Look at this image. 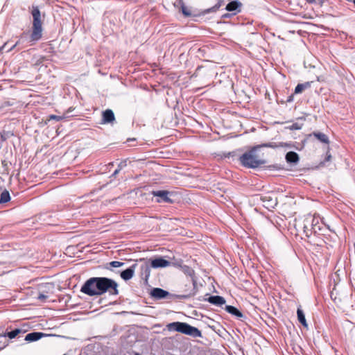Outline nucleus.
Instances as JSON below:
<instances>
[{"mask_svg":"<svg viewBox=\"0 0 355 355\" xmlns=\"http://www.w3.org/2000/svg\"><path fill=\"white\" fill-rule=\"evenodd\" d=\"M331 158V155L330 154H327L324 162L330 161Z\"/></svg>","mask_w":355,"mask_h":355,"instance_id":"31","label":"nucleus"},{"mask_svg":"<svg viewBox=\"0 0 355 355\" xmlns=\"http://www.w3.org/2000/svg\"><path fill=\"white\" fill-rule=\"evenodd\" d=\"M151 268H166L171 265V262L165 259L162 257H156L155 259H151L149 260Z\"/></svg>","mask_w":355,"mask_h":355,"instance_id":"8","label":"nucleus"},{"mask_svg":"<svg viewBox=\"0 0 355 355\" xmlns=\"http://www.w3.org/2000/svg\"><path fill=\"white\" fill-rule=\"evenodd\" d=\"M297 320L298 321L305 327H307L308 324L305 318V315L303 311L298 308L297 310Z\"/></svg>","mask_w":355,"mask_h":355,"instance_id":"22","label":"nucleus"},{"mask_svg":"<svg viewBox=\"0 0 355 355\" xmlns=\"http://www.w3.org/2000/svg\"><path fill=\"white\" fill-rule=\"evenodd\" d=\"M225 309L227 313L236 316L238 318H243V314L234 306L227 305L225 306Z\"/></svg>","mask_w":355,"mask_h":355,"instance_id":"17","label":"nucleus"},{"mask_svg":"<svg viewBox=\"0 0 355 355\" xmlns=\"http://www.w3.org/2000/svg\"><path fill=\"white\" fill-rule=\"evenodd\" d=\"M242 3L238 0L232 1L228 3L225 7V10L228 12H232L233 15H236L241 12Z\"/></svg>","mask_w":355,"mask_h":355,"instance_id":"11","label":"nucleus"},{"mask_svg":"<svg viewBox=\"0 0 355 355\" xmlns=\"http://www.w3.org/2000/svg\"><path fill=\"white\" fill-rule=\"evenodd\" d=\"M306 2H308L309 3H313L315 2V0H306Z\"/></svg>","mask_w":355,"mask_h":355,"instance_id":"37","label":"nucleus"},{"mask_svg":"<svg viewBox=\"0 0 355 355\" xmlns=\"http://www.w3.org/2000/svg\"><path fill=\"white\" fill-rule=\"evenodd\" d=\"M166 327L169 331L180 332L193 338H201L202 336L201 331L198 328L186 322H173L168 324Z\"/></svg>","mask_w":355,"mask_h":355,"instance_id":"3","label":"nucleus"},{"mask_svg":"<svg viewBox=\"0 0 355 355\" xmlns=\"http://www.w3.org/2000/svg\"><path fill=\"white\" fill-rule=\"evenodd\" d=\"M313 135L322 143L329 144V142L328 137L324 133L314 132H313Z\"/></svg>","mask_w":355,"mask_h":355,"instance_id":"21","label":"nucleus"},{"mask_svg":"<svg viewBox=\"0 0 355 355\" xmlns=\"http://www.w3.org/2000/svg\"><path fill=\"white\" fill-rule=\"evenodd\" d=\"M125 265V263L119 261H112L107 263L106 269L112 270L111 268H119Z\"/></svg>","mask_w":355,"mask_h":355,"instance_id":"25","label":"nucleus"},{"mask_svg":"<svg viewBox=\"0 0 355 355\" xmlns=\"http://www.w3.org/2000/svg\"><path fill=\"white\" fill-rule=\"evenodd\" d=\"M179 5L180 6L182 14L186 17H190L192 15L191 11L186 7L184 0H177Z\"/></svg>","mask_w":355,"mask_h":355,"instance_id":"24","label":"nucleus"},{"mask_svg":"<svg viewBox=\"0 0 355 355\" xmlns=\"http://www.w3.org/2000/svg\"><path fill=\"white\" fill-rule=\"evenodd\" d=\"M12 105V103H10L9 101H6L3 103V106H10Z\"/></svg>","mask_w":355,"mask_h":355,"instance_id":"33","label":"nucleus"},{"mask_svg":"<svg viewBox=\"0 0 355 355\" xmlns=\"http://www.w3.org/2000/svg\"><path fill=\"white\" fill-rule=\"evenodd\" d=\"M19 44V42H17L8 51H11L14 47L17 46Z\"/></svg>","mask_w":355,"mask_h":355,"instance_id":"36","label":"nucleus"},{"mask_svg":"<svg viewBox=\"0 0 355 355\" xmlns=\"http://www.w3.org/2000/svg\"><path fill=\"white\" fill-rule=\"evenodd\" d=\"M180 267H181L182 271L187 276L190 277L191 278V282L193 285V290H194L195 287H196V280L194 277V274H195L194 270H193L192 268H191L190 266H187V265H182ZM194 295H195V292L193 291H192L188 294L178 295H176V297L179 300H186V299H188V298L193 296Z\"/></svg>","mask_w":355,"mask_h":355,"instance_id":"5","label":"nucleus"},{"mask_svg":"<svg viewBox=\"0 0 355 355\" xmlns=\"http://www.w3.org/2000/svg\"><path fill=\"white\" fill-rule=\"evenodd\" d=\"M293 96L291 95V96H288V98L287 99V101L288 102H291V101H293Z\"/></svg>","mask_w":355,"mask_h":355,"instance_id":"34","label":"nucleus"},{"mask_svg":"<svg viewBox=\"0 0 355 355\" xmlns=\"http://www.w3.org/2000/svg\"><path fill=\"white\" fill-rule=\"evenodd\" d=\"M150 264L148 263H144L140 266V275L146 282L150 275Z\"/></svg>","mask_w":355,"mask_h":355,"instance_id":"14","label":"nucleus"},{"mask_svg":"<svg viewBox=\"0 0 355 355\" xmlns=\"http://www.w3.org/2000/svg\"><path fill=\"white\" fill-rule=\"evenodd\" d=\"M276 200H273L271 203L268 204V206L273 207V205H276Z\"/></svg>","mask_w":355,"mask_h":355,"instance_id":"35","label":"nucleus"},{"mask_svg":"<svg viewBox=\"0 0 355 355\" xmlns=\"http://www.w3.org/2000/svg\"><path fill=\"white\" fill-rule=\"evenodd\" d=\"M10 200V193L8 190L5 189L2 191L0 196V204L6 203Z\"/></svg>","mask_w":355,"mask_h":355,"instance_id":"23","label":"nucleus"},{"mask_svg":"<svg viewBox=\"0 0 355 355\" xmlns=\"http://www.w3.org/2000/svg\"><path fill=\"white\" fill-rule=\"evenodd\" d=\"M47 335L46 334H44L42 332L39 331H34L28 334L26 336L24 340L27 342H34L40 340V338L46 336Z\"/></svg>","mask_w":355,"mask_h":355,"instance_id":"12","label":"nucleus"},{"mask_svg":"<svg viewBox=\"0 0 355 355\" xmlns=\"http://www.w3.org/2000/svg\"><path fill=\"white\" fill-rule=\"evenodd\" d=\"M126 166V163L125 162H120V164L118 165V168H120V171L124 167Z\"/></svg>","mask_w":355,"mask_h":355,"instance_id":"30","label":"nucleus"},{"mask_svg":"<svg viewBox=\"0 0 355 355\" xmlns=\"http://www.w3.org/2000/svg\"><path fill=\"white\" fill-rule=\"evenodd\" d=\"M233 13H225V14H223L222 16H221V18L223 19H227V18H230L233 16Z\"/></svg>","mask_w":355,"mask_h":355,"instance_id":"29","label":"nucleus"},{"mask_svg":"<svg viewBox=\"0 0 355 355\" xmlns=\"http://www.w3.org/2000/svg\"><path fill=\"white\" fill-rule=\"evenodd\" d=\"M320 218L315 216H309L304 220V232L310 230L314 233H317L321 230L320 225Z\"/></svg>","mask_w":355,"mask_h":355,"instance_id":"6","label":"nucleus"},{"mask_svg":"<svg viewBox=\"0 0 355 355\" xmlns=\"http://www.w3.org/2000/svg\"><path fill=\"white\" fill-rule=\"evenodd\" d=\"M80 291L89 296L101 295L107 292L110 295L119 294L118 284L107 277H91L80 288Z\"/></svg>","mask_w":355,"mask_h":355,"instance_id":"1","label":"nucleus"},{"mask_svg":"<svg viewBox=\"0 0 355 355\" xmlns=\"http://www.w3.org/2000/svg\"><path fill=\"white\" fill-rule=\"evenodd\" d=\"M62 119H63V116H57V115H54V114H51V115L49 116V121L55 120L57 121H60Z\"/></svg>","mask_w":355,"mask_h":355,"instance_id":"27","label":"nucleus"},{"mask_svg":"<svg viewBox=\"0 0 355 355\" xmlns=\"http://www.w3.org/2000/svg\"><path fill=\"white\" fill-rule=\"evenodd\" d=\"M152 195L155 197H157L156 201L157 202H166V203H172L173 200L171 199L170 196L172 195V193L166 191V190H157L153 191Z\"/></svg>","mask_w":355,"mask_h":355,"instance_id":"7","label":"nucleus"},{"mask_svg":"<svg viewBox=\"0 0 355 355\" xmlns=\"http://www.w3.org/2000/svg\"><path fill=\"white\" fill-rule=\"evenodd\" d=\"M120 171V168H116L112 173V176H116Z\"/></svg>","mask_w":355,"mask_h":355,"instance_id":"32","label":"nucleus"},{"mask_svg":"<svg viewBox=\"0 0 355 355\" xmlns=\"http://www.w3.org/2000/svg\"><path fill=\"white\" fill-rule=\"evenodd\" d=\"M3 46L1 47V48H0V51H1V49H3Z\"/></svg>","mask_w":355,"mask_h":355,"instance_id":"40","label":"nucleus"},{"mask_svg":"<svg viewBox=\"0 0 355 355\" xmlns=\"http://www.w3.org/2000/svg\"><path fill=\"white\" fill-rule=\"evenodd\" d=\"M170 293L160 288H154L150 291V295L155 300L167 298Z\"/></svg>","mask_w":355,"mask_h":355,"instance_id":"9","label":"nucleus"},{"mask_svg":"<svg viewBox=\"0 0 355 355\" xmlns=\"http://www.w3.org/2000/svg\"><path fill=\"white\" fill-rule=\"evenodd\" d=\"M285 159L289 164H297L299 161V155L294 151H289L286 153Z\"/></svg>","mask_w":355,"mask_h":355,"instance_id":"16","label":"nucleus"},{"mask_svg":"<svg viewBox=\"0 0 355 355\" xmlns=\"http://www.w3.org/2000/svg\"><path fill=\"white\" fill-rule=\"evenodd\" d=\"M48 297L47 295L43 294V293H40L38 297H37V299L40 300H42V301H44L45 300L46 298Z\"/></svg>","mask_w":355,"mask_h":355,"instance_id":"28","label":"nucleus"},{"mask_svg":"<svg viewBox=\"0 0 355 355\" xmlns=\"http://www.w3.org/2000/svg\"><path fill=\"white\" fill-rule=\"evenodd\" d=\"M302 127V124H300L298 123H294L289 127V129L291 130H300Z\"/></svg>","mask_w":355,"mask_h":355,"instance_id":"26","label":"nucleus"},{"mask_svg":"<svg viewBox=\"0 0 355 355\" xmlns=\"http://www.w3.org/2000/svg\"><path fill=\"white\" fill-rule=\"evenodd\" d=\"M24 333V331L21 329L17 328L12 331L5 332L3 336L8 337L10 339H13L17 337L19 334H23Z\"/></svg>","mask_w":355,"mask_h":355,"instance_id":"18","label":"nucleus"},{"mask_svg":"<svg viewBox=\"0 0 355 355\" xmlns=\"http://www.w3.org/2000/svg\"><path fill=\"white\" fill-rule=\"evenodd\" d=\"M266 198H267V197H266V196H264V197L263 198V201H265V200H266Z\"/></svg>","mask_w":355,"mask_h":355,"instance_id":"38","label":"nucleus"},{"mask_svg":"<svg viewBox=\"0 0 355 355\" xmlns=\"http://www.w3.org/2000/svg\"><path fill=\"white\" fill-rule=\"evenodd\" d=\"M135 355H141V354L139 353H135Z\"/></svg>","mask_w":355,"mask_h":355,"instance_id":"39","label":"nucleus"},{"mask_svg":"<svg viewBox=\"0 0 355 355\" xmlns=\"http://www.w3.org/2000/svg\"><path fill=\"white\" fill-rule=\"evenodd\" d=\"M114 120V114L112 110L108 109L103 112L102 121L103 123H112Z\"/></svg>","mask_w":355,"mask_h":355,"instance_id":"15","label":"nucleus"},{"mask_svg":"<svg viewBox=\"0 0 355 355\" xmlns=\"http://www.w3.org/2000/svg\"><path fill=\"white\" fill-rule=\"evenodd\" d=\"M33 18V31L31 35L32 41H37L42 37V21L40 11L37 7H33L31 12Z\"/></svg>","mask_w":355,"mask_h":355,"instance_id":"4","label":"nucleus"},{"mask_svg":"<svg viewBox=\"0 0 355 355\" xmlns=\"http://www.w3.org/2000/svg\"><path fill=\"white\" fill-rule=\"evenodd\" d=\"M137 267V264L134 263L128 268L121 271L120 273L121 279H123L124 281H128L130 279H132L134 276L135 271Z\"/></svg>","mask_w":355,"mask_h":355,"instance_id":"10","label":"nucleus"},{"mask_svg":"<svg viewBox=\"0 0 355 355\" xmlns=\"http://www.w3.org/2000/svg\"><path fill=\"white\" fill-rule=\"evenodd\" d=\"M311 82H305L304 83L298 84L295 88V94L302 93L304 90L311 87Z\"/></svg>","mask_w":355,"mask_h":355,"instance_id":"19","label":"nucleus"},{"mask_svg":"<svg viewBox=\"0 0 355 355\" xmlns=\"http://www.w3.org/2000/svg\"><path fill=\"white\" fill-rule=\"evenodd\" d=\"M206 300L216 306H222L225 304V298L219 295H211Z\"/></svg>","mask_w":355,"mask_h":355,"instance_id":"13","label":"nucleus"},{"mask_svg":"<svg viewBox=\"0 0 355 355\" xmlns=\"http://www.w3.org/2000/svg\"><path fill=\"white\" fill-rule=\"evenodd\" d=\"M263 147L277 148L279 147L291 148V146L288 143L284 142H279L278 144L269 142L251 147L249 150L239 156V161L241 166L246 168L255 169L264 165L266 163V160L264 159L263 155H260L258 153L259 150Z\"/></svg>","mask_w":355,"mask_h":355,"instance_id":"2","label":"nucleus"},{"mask_svg":"<svg viewBox=\"0 0 355 355\" xmlns=\"http://www.w3.org/2000/svg\"><path fill=\"white\" fill-rule=\"evenodd\" d=\"M223 3V0H218L217 3H216L214 6L203 10L202 13L203 15H206V14H209L210 12H215L222 6Z\"/></svg>","mask_w":355,"mask_h":355,"instance_id":"20","label":"nucleus"}]
</instances>
